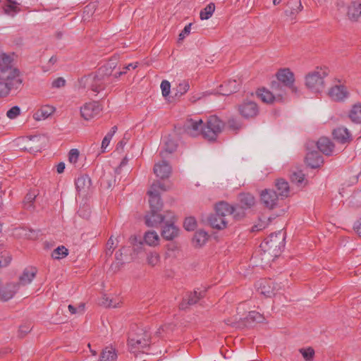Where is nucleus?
Segmentation results:
<instances>
[{
  "mask_svg": "<svg viewBox=\"0 0 361 361\" xmlns=\"http://www.w3.org/2000/svg\"><path fill=\"white\" fill-rule=\"evenodd\" d=\"M319 150L326 155H331L334 152V145L327 137H321L317 142Z\"/></svg>",
  "mask_w": 361,
  "mask_h": 361,
  "instance_id": "obj_23",
  "label": "nucleus"
},
{
  "mask_svg": "<svg viewBox=\"0 0 361 361\" xmlns=\"http://www.w3.org/2000/svg\"><path fill=\"white\" fill-rule=\"evenodd\" d=\"M354 229L358 234V235L361 238V219H359L354 225Z\"/></svg>",
  "mask_w": 361,
  "mask_h": 361,
  "instance_id": "obj_63",
  "label": "nucleus"
},
{
  "mask_svg": "<svg viewBox=\"0 0 361 361\" xmlns=\"http://www.w3.org/2000/svg\"><path fill=\"white\" fill-rule=\"evenodd\" d=\"M111 71L104 73V68H99L95 74H90L80 78L79 83L80 87L91 90L95 93H99L105 90L107 85L111 83Z\"/></svg>",
  "mask_w": 361,
  "mask_h": 361,
  "instance_id": "obj_4",
  "label": "nucleus"
},
{
  "mask_svg": "<svg viewBox=\"0 0 361 361\" xmlns=\"http://www.w3.org/2000/svg\"><path fill=\"white\" fill-rule=\"evenodd\" d=\"M18 289V285L16 283L8 284L5 288L0 290V300L7 301L12 298Z\"/></svg>",
  "mask_w": 361,
  "mask_h": 361,
  "instance_id": "obj_28",
  "label": "nucleus"
},
{
  "mask_svg": "<svg viewBox=\"0 0 361 361\" xmlns=\"http://www.w3.org/2000/svg\"><path fill=\"white\" fill-rule=\"evenodd\" d=\"M79 158V151L77 149H72L68 154V160L72 164H75Z\"/></svg>",
  "mask_w": 361,
  "mask_h": 361,
  "instance_id": "obj_54",
  "label": "nucleus"
},
{
  "mask_svg": "<svg viewBox=\"0 0 361 361\" xmlns=\"http://www.w3.org/2000/svg\"><path fill=\"white\" fill-rule=\"evenodd\" d=\"M165 185L161 182L157 180L152 183L147 194L149 195L150 210L159 212L162 209L163 202L160 198V191H166Z\"/></svg>",
  "mask_w": 361,
  "mask_h": 361,
  "instance_id": "obj_6",
  "label": "nucleus"
},
{
  "mask_svg": "<svg viewBox=\"0 0 361 361\" xmlns=\"http://www.w3.org/2000/svg\"><path fill=\"white\" fill-rule=\"evenodd\" d=\"M224 123L216 116H209L203 125L202 119L188 118L183 126L184 131L192 137L202 135L209 141H214L221 133Z\"/></svg>",
  "mask_w": 361,
  "mask_h": 361,
  "instance_id": "obj_1",
  "label": "nucleus"
},
{
  "mask_svg": "<svg viewBox=\"0 0 361 361\" xmlns=\"http://www.w3.org/2000/svg\"><path fill=\"white\" fill-rule=\"evenodd\" d=\"M91 185V179L87 175L80 176L75 180L76 189L81 194L87 193L90 190Z\"/></svg>",
  "mask_w": 361,
  "mask_h": 361,
  "instance_id": "obj_21",
  "label": "nucleus"
},
{
  "mask_svg": "<svg viewBox=\"0 0 361 361\" xmlns=\"http://www.w3.org/2000/svg\"><path fill=\"white\" fill-rule=\"evenodd\" d=\"M0 59L4 63V65L0 64V97H4L9 93L13 81L18 76V71L9 65L11 63L9 56L2 54L0 56Z\"/></svg>",
  "mask_w": 361,
  "mask_h": 361,
  "instance_id": "obj_3",
  "label": "nucleus"
},
{
  "mask_svg": "<svg viewBox=\"0 0 361 361\" xmlns=\"http://www.w3.org/2000/svg\"><path fill=\"white\" fill-rule=\"evenodd\" d=\"M149 344L150 335L142 329L139 330L135 336H131L128 338V346L134 353L144 350L149 347Z\"/></svg>",
  "mask_w": 361,
  "mask_h": 361,
  "instance_id": "obj_7",
  "label": "nucleus"
},
{
  "mask_svg": "<svg viewBox=\"0 0 361 361\" xmlns=\"http://www.w3.org/2000/svg\"><path fill=\"white\" fill-rule=\"evenodd\" d=\"M232 216L236 220H240L242 219L245 216V212L243 207H233V212Z\"/></svg>",
  "mask_w": 361,
  "mask_h": 361,
  "instance_id": "obj_52",
  "label": "nucleus"
},
{
  "mask_svg": "<svg viewBox=\"0 0 361 361\" xmlns=\"http://www.w3.org/2000/svg\"><path fill=\"white\" fill-rule=\"evenodd\" d=\"M164 149L160 152V157L162 159L166 158L168 154L175 152L178 146L176 140L170 136L164 138Z\"/></svg>",
  "mask_w": 361,
  "mask_h": 361,
  "instance_id": "obj_19",
  "label": "nucleus"
},
{
  "mask_svg": "<svg viewBox=\"0 0 361 361\" xmlns=\"http://www.w3.org/2000/svg\"><path fill=\"white\" fill-rule=\"evenodd\" d=\"M233 207L225 202H220L215 206V214L226 221L232 216Z\"/></svg>",
  "mask_w": 361,
  "mask_h": 361,
  "instance_id": "obj_17",
  "label": "nucleus"
},
{
  "mask_svg": "<svg viewBox=\"0 0 361 361\" xmlns=\"http://www.w3.org/2000/svg\"><path fill=\"white\" fill-rule=\"evenodd\" d=\"M168 212H170L166 211L164 214H161L159 212L150 210L145 217V224L149 227H158L169 218Z\"/></svg>",
  "mask_w": 361,
  "mask_h": 361,
  "instance_id": "obj_12",
  "label": "nucleus"
},
{
  "mask_svg": "<svg viewBox=\"0 0 361 361\" xmlns=\"http://www.w3.org/2000/svg\"><path fill=\"white\" fill-rule=\"evenodd\" d=\"M267 224L265 221L260 222L252 228V231H259L266 228Z\"/></svg>",
  "mask_w": 361,
  "mask_h": 361,
  "instance_id": "obj_61",
  "label": "nucleus"
},
{
  "mask_svg": "<svg viewBox=\"0 0 361 361\" xmlns=\"http://www.w3.org/2000/svg\"><path fill=\"white\" fill-rule=\"evenodd\" d=\"M65 84L66 80L63 78H58L52 82L51 86L52 87L60 88L63 87Z\"/></svg>",
  "mask_w": 361,
  "mask_h": 361,
  "instance_id": "obj_57",
  "label": "nucleus"
},
{
  "mask_svg": "<svg viewBox=\"0 0 361 361\" xmlns=\"http://www.w3.org/2000/svg\"><path fill=\"white\" fill-rule=\"evenodd\" d=\"M284 240L285 237L281 231L272 233L266 238L260 245L261 250L263 252L262 260L268 263L277 257L285 246Z\"/></svg>",
  "mask_w": 361,
  "mask_h": 361,
  "instance_id": "obj_2",
  "label": "nucleus"
},
{
  "mask_svg": "<svg viewBox=\"0 0 361 361\" xmlns=\"http://www.w3.org/2000/svg\"><path fill=\"white\" fill-rule=\"evenodd\" d=\"M30 331V329L29 326H21L19 329L18 332H19V334L20 336H23L27 333H28Z\"/></svg>",
  "mask_w": 361,
  "mask_h": 361,
  "instance_id": "obj_62",
  "label": "nucleus"
},
{
  "mask_svg": "<svg viewBox=\"0 0 361 361\" xmlns=\"http://www.w3.org/2000/svg\"><path fill=\"white\" fill-rule=\"evenodd\" d=\"M168 215L169 218L164 222L161 236L167 240H171L178 235V228L174 224L176 221L174 214L172 212H168Z\"/></svg>",
  "mask_w": 361,
  "mask_h": 361,
  "instance_id": "obj_8",
  "label": "nucleus"
},
{
  "mask_svg": "<svg viewBox=\"0 0 361 361\" xmlns=\"http://www.w3.org/2000/svg\"><path fill=\"white\" fill-rule=\"evenodd\" d=\"M65 169V164L63 162H60L56 166V171L58 173H61L64 171Z\"/></svg>",
  "mask_w": 361,
  "mask_h": 361,
  "instance_id": "obj_64",
  "label": "nucleus"
},
{
  "mask_svg": "<svg viewBox=\"0 0 361 361\" xmlns=\"http://www.w3.org/2000/svg\"><path fill=\"white\" fill-rule=\"evenodd\" d=\"M160 87L163 97H166L169 96L171 90L170 82L168 80H164L161 82Z\"/></svg>",
  "mask_w": 361,
  "mask_h": 361,
  "instance_id": "obj_49",
  "label": "nucleus"
},
{
  "mask_svg": "<svg viewBox=\"0 0 361 361\" xmlns=\"http://www.w3.org/2000/svg\"><path fill=\"white\" fill-rule=\"evenodd\" d=\"M20 114V109L18 106H14L11 108L6 113V116L11 118L14 119Z\"/></svg>",
  "mask_w": 361,
  "mask_h": 361,
  "instance_id": "obj_50",
  "label": "nucleus"
},
{
  "mask_svg": "<svg viewBox=\"0 0 361 361\" xmlns=\"http://www.w3.org/2000/svg\"><path fill=\"white\" fill-rule=\"evenodd\" d=\"M286 85L277 81H272L271 84V89L276 102H281L284 99L286 96Z\"/></svg>",
  "mask_w": 361,
  "mask_h": 361,
  "instance_id": "obj_25",
  "label": "nucleus"
},
{
  "mask_svg": "<svg viewBox=\"0 0 361 361\" xmlns=\"http://www.w3.org/2000/svg\"><path fill=\"white\" fill-rule=\"evenodd\" d=\"M307 164L312 169L319 167L324 162L322 157L317 152H310L305 157Z\"/></svg>",
  "mask_w": 361,
  "mask_h": 361,
  "instance_id": "obj_22",
  "label": "nucleus"
},
{
  "mask_svg": "<svg viewBox=\"0 0 361 361\" xmlns=\"http://www.w3.org/2000/svg\"><path fill=\"white\" fill-rule=\"evenodd\" d=\"M257 95L264 103L271 104L276 102L272 90L269 91L265 88H262L258 90Z\"/></svg>",
  "mask_w": 361,
  "mask_h": 361,
  "instance_id": "obj_33",
  "label": "nucleus"
},
{
  "mask_svg": "<svg viewBox=\"0 0 361 361\" xmlns=\"http://www.w3.org/2000/svg\"><path fill=\"white\" fill-rule=\"evenodd\" d=\"M160 257L157 252H150L148 254L147 260V263L154 267L159 262Z\"/></svg>",
  "mask_w": 361,
  "mask_h": 361,
  "instance_id": "obj_47",
  "label": "nucleus"
},
{
  "mask_svg": "<svg viewBox=\"0 0 361 361\" xmlns=\"http://www.w3.org/2000/svg\"><path fill=\"white\" fill-rule=\"evenodd\" d=\"M111 139H110V135H106L104 137L102 142V152H104L105 149L109 146L110 141Z\"/></svg>",
  "mask_w": 361,
  "mask_h": 361,
  "instance_id": "obj_60",
  "label": "nucleus"
},
{
  "mask_svg": "<svg viewBox=\"0 0 361 361\" xmlns=\"http://www.w3.org/2000/svg\"><path fill=\"white\" fill-rule=\"evenodd\" d=\"M38 193L35 191H30L25 196L23 201L24 207L27 210L33 209V202L37 197Z\"/></svg>",
  "mask_w": 361,
  "mask_h": 361,
  "instance_id": "obj_38",
  "label": "nucleus"
},
{
  "mask_svg": "<svg viewBox=\"0 0 361 361\" xmlns=\"http://www.w3.org/2000/svg\"><path fill=\"white\" fill-rule=\"evenodd\" d=\"M117 357L115 349L111 346L105 348L99 358L100 361H114Z\"/></svg>",
  "mask_w": 361,
  "mask_h": 361,
  "instance_id": "obj_32",
  "label": "nucleus"
},
{
  "mask_svg": "<svg viewBox=\"0 0 361 361\" xmlns=\"http://www.w3.org/2000/svg\"><path fill=\"white\" fill-rule=\"evenodd\" d=\"M238 111L243 117L250 118L256 116L259 109L255 102L246 101L238 106Z\"/></svg>",
  "mask_w": 361,
  "mask_h": 361,
  "instance_id": "obj_13",
  "label": "nucleus"
},
{
  "mask_svg": "<svg viewBox=\"0 0 361 361\" xmlns=\"http://www.w3.org/2000/svg\"><path fill=\"white\" fill-rule=\"evenodd\" d=\"M190 88V85L188 81L183 80L180 82L175 89V97H180L186 93Z\"/></svg>",
  "mask_w": 361,
  "mask_h": 361,
  "instance_id": "obj_42",
  "label": "nucleus"
},
{
  "mask_svg": "<svg viewBox=\"0 0 361 361\" xmlns=\"http://www.w3.org/2000/svg\"><path fill=\"white\" fill-rule=\"evenodd\" d=\"M329 97L334 101H343L348 97L347 87L343 85H336L329 90Z\"/></svg>",
  "mask_w": 361,
  "mask_h": 361,
  "instance_id": "obj_15",
  "label": "nucleus"
},
{
  "mask_svg": "<svg viewBox=\"0 0 361 361\" xmlns=\"http://www.w3.org/2000/svg\"><path fill=\"white\" fill-rule=\"evenodd\" d=\"M257 288L260 294L266 297H271L275 294L276 286L271 279H261L257 283Z\"/></svg>",
  "mask_w": 361,
  "mask_h": 361,
  "instance_id": "obj_14",
  "label": "nucleus"
},
{
  "mask_svg": "<svg viewBox=\"0 0 361 361\" xmlns=\"http://www.w3.org/2000/svg\"><path fill=\"white\" fill-rule=\"evenodd\" d=\"M347 16L350 20L356 21L361 16V3L353 1L348 6Z\"/></svg>",
  "mask_w": 361,
  "mask_h": 361,
  "instance_id": "obj_26",
  "label": "nucleus"
},
{
  "mask_svg": "<svg viewBox=\"0 0 361 361\" xmlns=\"http://www.w3.org/2000/svg\"><path fill=\"white\" fill-rule=\"evenodd\" d=\"M329 74L326 68H317L305 76V86L314 93L322 92L324 88V78Z\"/></svg>",
  "mask_w": 361,
  "mask_h": 361,
  "instance_id": "obj_5",
  "label": "nucleus"
},
{
  "mask_svg": "<svg viewBox=\"0 0 361 361\" xmlns=\"http://www.w3.org/2000/svg\"><path fill=\"white\" fill-rule=\"evenodd\" d=\"M239 89V82L235 80H229L220 86L219 93L222 95H229Z\"/></svg>",
  "mask_w": 361,
  "mask_h": 361,
  "instance_id": "obj_27",
  "label": "nucleus"
},
{
  "mask_svg": "<svg viewBox=\"0 0 361 361\" xmlns=\"http://www.w3.org/2000/svg\"><path fill=\"white\" fill-rule=\"evenodd\" d=\"M99 304L106 307H116L118 302H114L113 300L104 295L100 299Z\"/></svg>",
  "mask_w": 361,
  "mask_h": 361,
  "instance_id": "obj_44",
  "label": "nucleus"
},
{
  "mask_svg": "<svg viewBox=\"0 0 361 361\" xmlns=\"http://www.w3.org/2000/svg\"><path fill=\"white\" fill-rule=\"evenodd\" d=\"M37 274V269L35 267H28L24 269L20 276L19 281L21 285L25 286L32 282Z\"/></svg>",
  "mask_w": 361,
  "mask_h": 361,
  "instance_id": "obj_30",
  "label": "nucleus"
},
{
  "mask_svg": "<svg viewBox=\"0 0 361 361\" xmlns=\"http://www.w3.org/2000/svg\"><path fill=\"white\" fill-rule=\"evenodd\" d=\"M208 239V234L207 233V232L202 231V230H200V231H197L194 237H193V243L197 245V246H202L203 245L207 240Z\"/></svg>",
  "mask_w": 361,
  "mask_h": 361,
  "instance_id": "obj_37",
  "label": "nucleus"
},
{
  "mask_svg": "<svg viewBox=\"0 0 361 361\" xmlns=\"http://www.w3.org/2000/svg\"><path fill=\"white\" fill-rule=\"evenodd\" d=\"M11 258L9 255L5 256L4 255H0V267H6L11 262Z\"/></svg>",
  "mask_w": 361,
  "mask_h": 361,
  "instance_id": "obj_59",
  "label": "nucleus"
},
{
  "mask_svg": "<svg viewBox=\"0 0 361 361\" xmlns=\"http://www.w3.org/2000/svg\"><path fill=\"white\" fill-rule=\"evenodd\" d=\"M228 126L229 129L237 131L241 128L240 123L234 118H231L228 121Z\"/></svg>",
  "mask_w": 361,
  "mask_h": 361,
  "instance_id": "obj_56",
  "label": "nucleus"
},
{
  "mask_svg": "<svg viewBox=\"0 0 361 361\" xmlns=\"http://www.w3.org/2000/svg\"><path fill=\"white\" fill-rule=\"evenodd\" d=\"M115 247H116V245L114 243V240L113 239L112 237H111L106 243V255L111 256Z\"/></svg>",
  "mask_w": 361,
  "mask_h": 361,
  "instance_id": "obj_51",
  "label": "nucleus"
},
{
  "mask_svg": "<svg viewBox=\"0 0 361 361\" xmlns=\"http://www.w3.org/2000/svg\"><path fill=\"white\" fill-rule=\"evenodd\" d=\"M291 180L298 185L302 184L305 180V174L301 171H295L291 175Z\"/></svg>",
  "mask_w": 361,
  "mask_h": 361,
  "instance_id": "obj_46",
  "label": "nucleus"
},
{
  "mask_svg": "<svg viewBox=\"0 0 361 361\" xmlns=\"http://www.w3.org/2000/svg\"><path fill=\"white\" fill-rule=\"evenodd\" d=\"M209 225L216 229L221 230L226 228L228 221L224 220L220 216H217L216 214H211L207 219Z\"/></svg>",
  "mask_w": 361,
  "mask_h": 361,
  "instance_id": "obj_29",
  "label": "nucleus"
},
{
  "mask_svg": "<svg viewBox=\"0 0 361 361\" xmlns=\"http://www.w3.org/2000/svg\"><path fill=\"white\" fill-rule=\"evenodd\" d=\"M101 111V107L98 102H91L85 103L80 108L81 116L85 120H90L97 116Z\"/></svg>",
  "mask_w": 361,
  "mask_h": 361,
  "instance_id": "obj_10",
  "label": "nucleus"
},
{
  "mask_svg": "<svg viewBox=\"0 0 361 361\" xmlns=\"http://www.w3.org/2000/svg\"><path fill=\"white\" fill-rule=\"evenodd\" d=\"M204 296L203 293L197 292L196 290L188 294L187 298H184L180 304L179 307L181 310H185L190 305L196 304L198 300Z\"/></svg>",
  "mask_w": 361,
  "mask_h": 361,
  "instance_id": "obj_20",
  "label": "nucleus"
},
{
  "mask_svg": "<svg viewBox=\"0 0 361 361\" xmlns=\"http://www.w3.org/2000/svg\"><path fill=\"white\" fill-rule=\"evenodd\" d=\"M153 170L155 175L161 179L168 178L171 173V166L165 160L156 163Z\"/></svg>",
  "mask_w": 361,
  "mask_h": 361,
  "instance_id": "obj_16",
  "label": "nucleus"
},
{
  "mask_svg": "<svg viewBox=\"0 0 361 361\" xmlns=\"http://www.w3.org/2000/svg\"><path fill=\"white\" fill-rule=\"evenodd\" d=\"M215 11V4H209L204 9L200 11V17L201 20H207L212 17Z\"/></svg>",
  "mask_w": 361,
  "mask_h": 361,
  "instance_id": "obj_40",
  "label": "nucleus"
},
{
  "mask_svg": "<svg viewBox=\"0 0 361 361\" xmlns=\"http://www.w3.org/2000/svg\"><path fill=\"white\" fill-rule=\"evenodd\" d=\"M8 4L4 7V11L6 13L13 16L18 11L19 4L15 0H7Z\"/></svg>",
  "mask_w": 361,
  "mask_h": 361,
  "instance_id": "obj_41",
  "label": "nucleus"
},
{
  "mask_svg": "<svg viewBox=\"0 0 361 361\" xmlns=\"http://www.w3.org/2000/svg\"><path fill=\"white\" fill-rule=\"evenodd\" d=\"M276 193L281 199L287 197L289 195L290 190L287 181L284 179H278L276 182Z\"/></svg>",
  "mask_w": 361,
  "mask_h": 361,
  "instance_id": "obj_31",
  "label": "nucleus"
},
{
  "mask_svg": "<svg viewBox=\"0 0 361 361\" xmlns=\"http://www.w3.org/2000/svg\"><path fill=\"white\" fill-rule=\"evenodd\" d=\"M137 67V63H129L128 65L127 66H125L123 68V70L119 71V72H116L115 74H114V77L115 78H118L120 77L121 75H123V74H126L127 73V71L130 69H135V68Z\"/></svg>",
  "mask_w": 361,
  "mask_h": 361,
  "instance_id": "obj_55",
  "label": "nucleus"
},
{
  "mask_svg": "<svg viewBox=\"0 0 361 361\" xmlns=\"http://www.w3.org/2000/svg\"><path fill=\"white\" fill-rule=\"evenodd\" d=\"M277 82L288 87L292 92L297 93L298 88L294 85V74L288 68L280 70L277 74Z\"/></svg>",
  "mask_w": 361,
  "mask_h": 361,
  "instance_id": "obj_9",
  "label": "nucleus"
},
{
  "mask_svg": "<svg viewBox=\"0 0 361 361\" xmlns=\"http://www.w3.org/2000/svg\"><path fill=\"white\" fill-rule=\"evenodd\" d=\"M349 117L353 122L361 123V103L353 106L349 112Z\"/></svg>",
  "mask_w": 361,
  "mask_h": 361,
  "instance_id": "obj_34",
  "label": "nucleus"
},
{
  "mask_svg": "<svg viewBox=\"0 0 361 361\" xmlns=\"http://www.w3.org/2000/svg\"><path fill=\"white\" fill-rule=\"evenodd\" d=\"M183 226L185 230L188 231H194L197 226L196 220L192 216L187 217L184 221Z\"/></svg>",
  "mask_w": 361,
  "mask_h": 361,
  "instance_id": "obj_45",
  "label": "nucleus"
},
{
  "mask_svg": "<svg viewBox=\"0 0 361 361\" xmlns=\"http://www.w3.org/2000/svg\"><path fill=\"white\" fill-rule=\"evenodd\" d=\"M240 202L243 207L245 208H250L255 203V200L253 195L251 194H241L239 197Z\"/></svg>",
  "mask_w": 361,
  "mask_h": 361,
  "instance_id": "obj_36",
  "label": "nucleus"
},
{
  "mask_svg": "<svg viewBox=\"0 0 361 361\" xmlns=\"http://www.w3.org/2000/svg\"><path fill=\"white\" fill-rule=\"evenodd\" d=\"M191 30V24L187 25L183 30L179 34L178 40H183L186 35H189Z\"/></svg>",
  "mask_w": 361,
  "mask_h": 361,
  "instance_id": "obj_58",
  "label": "nucleus"
},
{
  "mask_svg": "<svg viewBox=\"0 0 361 361\" xmlns=\"http://www.w3.org/2000/svg\"><path fill=\"white\" fill-rule=\"evenodd\" d=\"M260 197L264 206L269 209H272L277 206L280 198L276 191L268 189L262 190Z\"/></svg>",
  "mask_w": 361,
  "mask_h": 361,
  "instance_id": "obj_11",
  "label": "nucleus"
},
{
  "mask_svg": "<svg viewBox=\"0 0 361 361\" xmlns=\"http://www.w3.org/2000/svg\"><path fill=\"white\" fill-rule=\"evenodd\" d=\"M117 61L116 59H111L109 61L101 68H104V73L111 71V74L112 73L113 70L116 67Z\"/></svg>",
  "mask_w": 361,
  "mask_h": 361,
  "instance_id": "obj_53",
  "label": "nucleus"
},
{
  "mask_svg": "<svg viewBox=\"0 0 361 361\" xmlns=\"http://www.w3.org/2000/svg\"><path fill=\"white\" fill-rule=\"evenodd\" d=\"M247 322L248 324H252L254 323H262L264 320V317L260 313L251 311L249 312L248 315L246 317Z\"/></svg>",
  "mask_w": 361,
  "mask_h": 361,
  "instance_id": "obj_39",
  "label": "nucleus"
},
{
  "mask_svg": "<svg viewBox=\"0 0 361 361\" xmlns=\"http://www.w3.org/2000/svg\"><path fill=\"white\" fill-rule=\"evenodd\" d=\"M300 352L307 361L312 360L314 355V350L312 348H308L307 349L302 348L300 350Z\"/></svg>",
  "mask_w": 361,
  "mask_h": 361,
  "instance_id": "obj_48",
  "label": "nucleus"
},
{
  "mask_svg": "<svg viewBox=\"0 0 361 361\" xmlns=\"http://www.w3.org/2000/svg\"><path fill=\"white\" fill-rule=\"evenodd\" d=\"M56 111L55 107L50 105H43L33 114V118L37 121H44L51 116Z\"/></svg>",
  "mask_w": 361,
  "mask_h": 361,
  "instance_id": "obj_18",
  "label": "nucleus"
},
{
  "mask_svg": "<svg viewBox=\"0 0 361 361\" xmlns=\"http://www.w3.org/2000/svg\"><path fill=\"white\" fill-rule=\"evenodd\" d=\"M68 254V250L64 246H59L51 253V257L54 259H59L66 257Z\"/></svg>",
  "mask_w": 361,
  "mask_h": 361,
  "instance_id": "obj_43",
  "label": "nucleus"
},
{
  "mask_svg": "<svg viewBox=\"0 0 361 361\" xmlns=\"http://www.w3.org/2000/svg\"><path fill=\"white\" fill-rule=\"evenodd\" d=\"M335 140L341 143L349 142L351 140V134L345 127H338L333 131Z\"/></svg>",
  "mask_w": 361,
  "mask_h": 361,
  "instance_id": "obj_24",
  "label": "nucleus"
},
{
  "mask_svg": "<svg viewBox=\"0 0 361 361\" xmlns=\"http://www.w3.org/2000/svg\"><path fill=\"white\" fill-rule=\"evenodd\" d=\"M145 242L150 246H156L159 244V236L154 231H149L145 233L144 236Z\"/></svg>",
  "mask_w": 361,
  "mask_h": 361,
  "instance_id": "obj_35",
  "label": "nucleus"
}]
</instances>
